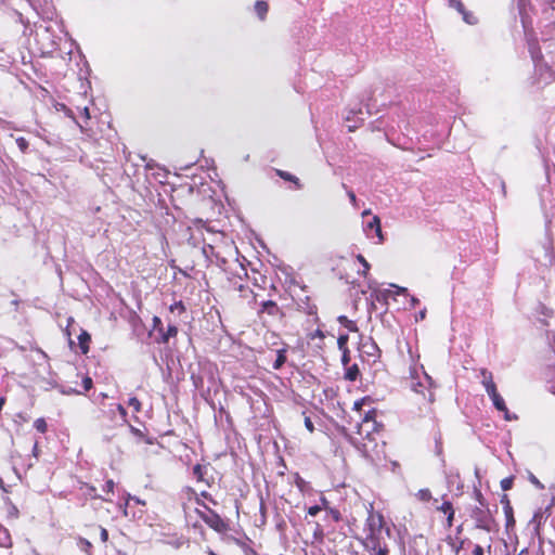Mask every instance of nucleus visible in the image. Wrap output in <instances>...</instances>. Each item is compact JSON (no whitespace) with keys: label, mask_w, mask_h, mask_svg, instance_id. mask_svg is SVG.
<instances>
[{"label":"nucleus","mask_w":555,"mask_h":555,"mask_svg":"<svg viewBox=\"0 0 555 555\" xmlns=\"http://www.w3.org/2000/svg\"><path fill=\"white\" fill-rule=\"evenodd\" d=\"M297 486L300 487L301 483H304V480L301 478H298V480L296 481Z\"/></svg>","instance_id":"61"},{"label":"nucleus","mask_w":555,"mask_h":555,"mask_svg":"<svg viewBox=\"0 0 555 555\" xmlns=\"http://www.w3.org/2000/svg\"><path fill=\"white\" fill-rule=\"evenodd\" d=\"M130 431L139 439L143 440L147 444H154L156 439L153 437L146 436L142 430L139 428L133 427L130 425Z\"/></svg>","instance_id":"24"},{"label":"nucleus","mask_w":555,"mask_h":555,"mask_svg":"<svg viewBox=\"0 0 555 555\" xmlns=\"http://www.w3.org/2000/svg\"><path fill=\"white\" fill-rule=\"evenodd\" d=\"M384 529L386 535L390 537V529L386 527L384 515L374 511L371 504L365 519V537L363 539L383 538Z\"/></svg>","instance_id":"3"},{"label":"nucleus","mask_w":555,"mask_h":555,"mask_svg":"<svg viewBox=\"0 0 555 555\" xmlns=\"http://www.w3.org/2000/svg\"><path fill=\"white\" fill-rule=\"evenodd\" d=\"M67 327H69L73 323H74V319L73 318H68L67 320ZM66 334L68 337H70V332L68 331V328H66Z\"/></svg>","instance_id":"55"},{"label":"nucleus","mask_w":555,"mask_h":555,"mask_svg":"<svg viewBox=\"0 0 555 555\" xmlns=\"http://www.w3.org/2000/svg\"><path fill=\"white\" fill-rule=\"evenodd\" d=\"M117 411L120 414L122 421L125 423H127V415H128V413H127V410L125 409V406L121 405V404H117Z\"/></svg>","instance_id":"45"},{"label":"nucleus","mask_w":555,"mask_h":555,"mask_svg":"<svg viewBox=\"0 0 555 555\" xmlns=\"http://www.w3.org/2000/svg\"><path fill=\"white\" fill-rule=\"evenodd\" d=\"M34 428L40 434H46L48 431V423L43 417H39L35 420Z\"/></svg>","instance_id":"27"},{"label":"nucleus","mask_w":555,"mask_h":555,"mask_svg":"<svg viewBox=\"0 0 555 555\" xmlns=\"http://www.w3.org/2000/svg\"><path fill=\"white\" fill-rule=\"evenodd\" d=\"M128 405L133 409L134 412L139 413L142 410V404L140 400L137 397H131L128 400Z\"/></svg>","instance_id":"30"},{"label":"nucleus","mask_w":555,"mask_h":555,"mask_svg":"<svg viewBox=\"0 0 555 555\" xmlns=\"http://www.w3.org/2000/svg\"><path fill=\"white\" fill-rule=\"evenodd\" d=\"M498 507L492 511L489 507V503H481L470 509L469 516L475 524V528L483 530L486 532H493L498 530V522L495 520V513Z\"/></svg>","instance_id":"2"},{"label":"nucleus","mask_w":555,"mask_h":555,"mask_svg":"<svg viewBox=\"0 0 555 555\" xmlns=\"http://www.w3.org/2000/svg\"><path fill=\"white\" fill-rule=\"evenodd\" d=\"M196 514L209 528L218 533H225L230 529L229 524L211 508L208 513L196 509Z\"/></svg>","instance_id":"6"},{"label":"nucleus","mask_w":555,"mask_h":555,"mask_svg":"<svg viewBox=\"0 0 555 555\" xmlns=\"http://www.w3.org/2000/svg\"><path fill=\"white\" fill-rule=\"evenodd\" d=\"M79 543L83 545L86 548H91L92 544L87 539H80Z\"/></svg>","instance_id":"54"},{"label":"nucleus","mask_w":555,"mask_h":555,"mask_svg":"<svg viewBox=\"0 0 555 555\" xmlns=\"http://www.w3.org/2000/svg\"><path fill=\"white\" fill-rule=\"evenodd\" d=\"M305 426L309 433L312 434L314 431L313 423L309 416H305Z\"/></svg>","instance_id":"47"},{"label":"nucleus","mask_w":555,"mask_h":555,"mask_svg":"<svg viewBox=\"0 0 555 555\" xmlns=\"http://www.w3.org/2000/svg\"><path fill=\"white\" fill-rule=\"evenodd\" d=\"M5 398L4 397H0V411L2 410L3 405L5 404Z\"/></svg>","instance_id":"56"},{"label":"nucleus","mask_w":555,"mask_h":555,"mask_svg":"<svg viewBox=\"0 0 555 555\" xmlns=\"http://www.w3.org/2000/svg\"><path fill=\"white\" fill-rule=\"evenodd\" d=\"M514 485V477L513 476H509V477H506V478H503L501 480V488L504 490V491H507L509 489H512Z\"/></svg>","instance_id":"34"},{"label":"nucleus","mask_w":555,"mask_h":555,"mask_svg":"<svg viewBox=\"0 0 555 555\" xmlns=\"http://www.w3.org/2000/svg\"><path fill=\"white\" fill-rule=\"evenodd\" d=\"M114 488H115V482L113 479H107L106 482H105V486L103 487V491L109 495V494H114Z\"/></svg>","instance_id":"35"},{"label":"nucleus","mask_w":555,"mask_h":555,"mask_svg":"<svg viewBox=\"0 0 555 555\" xmlns=\"http://www.w3.org/2000/svg\"><path fill=\"white\" fill-rule=\"evenodd\" d=\"M169 310L171 312L178 311L181 314V313L185 312L186 308H185L184 304L181 300H179V301H176L172 305H170Z\"/></svg>","instance_id":"31"},{"label":"nucleus","mask_w":555,"mask_h":555,"mask_svg":"<svg viewBox=\"0 0 555 555\" xmlns=\"http://www.w3.org/2000/svg\"><path fill=\"white\" fill-rule=\"evenodd\" d=\"M254 10H255V13L257 14V16L261 21H263L268 14L269 4L267 1L258 0V1H256L255 5H254Z\"/></svg>","instance_id":"18"},{"label":"nucleus","mask_w":555,"mask_h":555,"mask_svg":"<svg viewBox=\"0 0 555 555\" xmlns=\"http://www.w3.org/2000/svg\"><path fill=\"white\" fill-rule=\"evenodd\" d=\"M420 318L423 320L425 318V311L420 312Z\"/></svg>","instance_id":"63"},{"label":"nucleus","mask_w":555,"mask_h":555,"mask_svg":"<svg viewBox=\"0 0 555 555\" xmlns=\"http://www.w3.org/2000/svg\"><path fill=\"white\" fill-rule=\"evenodd\" d=\"M10 542V534L8 530L0 526V545H7Z\"/></svg>","instance_id":"32"},{"label":"nucleus","mask_w":555,"mask_h":555,"mask_svg":"<svg viewBox=\"0 0 555 555\" xmlns=\"http://www.w3.org/2000/svg\"><path fill=\"white\" fill-rule=\"evenodd\" d=\"M347 195L352 204L353 207H358V199H357V196L354 194V192L352 190H348L347 191Z\"/></svg>","instance_id":"44"},{"label":"nucleus","mask_w":555,"mask_h":555,"mask_svg":"<svg viewBox=\"0 0 555 555\" xmlns=\"http://www.w3.org/2000/svg\"><path fill=\"white\" fill-rule=\"evenodd\" d=\"M366 403H372V399L370 397H363L353 403L352 409L359 413L361 422L356 426L357 436L351 437V442L365 455L376 447V439L384 429V425L376 420V409L372 408L362 414V408Z\"/></svg>","instance_id":"1"},{"label":"nucleus","mask_w":555,"mask_h":555,"mask_svg":"<svg viewBox=\"0 0 555 555\" xmlns=\"http://www.w3.org/2000/svg\"><path fill=\"white\" fill-rule=\"evenodd\" d=\"M296 304L298 306V309L302 310L305 313L309 315H317L318 313V307L313 302V300L310 298V296L305 295L304 297L298 296L296 298Z\"/></svg>","instance_id":"10"},{"label":"nucleus","mask_w":555,"mask_h":555,"mask_svg":"<svg viewBox=\"0 0 555 555\" xmlns=\"http://www.w3.org/2000/svg\"><path fill=\"white\" fill-rule=\"evenodd\" d=\"M320 502L321 504L319 506H322V509L328 511V508H331L330 502L325 496H321Z\"/></svg>","instance_id":"49"},{"label":"nucleus","mask_w":555,"mask_h":555,"mask_svg":"<svg viewBox=\"0 0 555 555\" xmlns=\"http://www.w3.org/2000/svg\"><path fill=\"white\" fill-rule=\"evenodd\" d=\"M435 511L446 517V527L452 528L455 518V507L447 493L442 494L440 500L434 499Z\"/></svg>","instance_id":"5"},{"label":"nucleus","mask_w":555,"mask_h":555,"mask_svg":"<svg viewBox=\"0 0 555 555\" xmlns=\"http://www.w3.org/2000/svg\"><path fill=\"white\" fill-rule=\"evenodd\" d=\"M83 115H86V116H87V118H89V117H90L88 107H85V109H83Z\"/></svg>","instance_id":"60"},{"label":"nucleus","mask_w":555,"mask_h":555,"mask_svg":"<svg viewBox=\"0 0 555 555\" xmlns=\"http://www.w3.org/2000/svg\"><path fill=\"white\" fill-rule=\"evenodd\" d=\"M159 333L162 334V337L158 343L167 344L170 338H173L178 335V327L173 324H170L166 331L163 330V332Z\"/></svg>","instance_id":"17"},{"label":"nucleus","mask_w":555,"mask_h":555,"mask_svg":"<svg viewBox=\"0 0 555 555\" xmlns=\"http://www.w3.org/2000/svg\"><path fill=\"white\" fill-rule=\"evenodd\" d=\"M362 546L369 555H390V547L384 537L363 539Z\"/></svg>","instance_id":"7"},{"label":"nucleus","mask_w":555,"mask_h":555,"mask_svg":"<svg viewBox=\"0 0 555 555\" xmlns=\"http://www.w3.org/2000/svg\"><path fill=\"white\" fill-rule=\"evenodd\" d=\"M322 511V506L313 505L308 508V514L310 516H315Z\"/></svg>","instance_id":"46"},{"label":"nucleus","mask_w":555,"mask_h":555,"mask_svg":"<svg viewBox=\"0 0 555 555\" xmlns=\"http://www.w3.org/2000/svg\"><path fill=\"white\" fill-rule=\"evenodd\" d=\"M237 291L241 293V296L244 298H247L250 295V300L248 301L249 305L256 304L257 301V295L246 285H238Z\"/></svg>","instance_id":"21"},{"label":"nucleus","mask_w":555,"mask_h":555,"mask_svg":"<svg viewBox=\"0 0 555 555\" xmlns=\"http://www.w3.org/2000/svg\"><path fill=\"white\" fill-rule=\"evenodd\" d=\"M328 513L334 521L338 522L341 519L340 512L336 508H328Z\"/></svg>","instance_id":"41"},{"label":"nucleus","mask_w":555,"mask_h":555,"mask_svg":"<svg viewBox=\"0 0 555 555\" xmlns=\"http://www.w3.org/2000/svg\"><path fill=\"white\" fill-rule=\"evenodd\" d=\"M195 503L199 506H203L207 512L210 509V507L198 496L195 498Z\"/></svg>","instance_id":"53"},{"label":"nucleus","mask_w":555,"mask_h":555,"mask_svg":"<svg viewBox=\"0 0 555 555\" xmlns=\"http://www.w3.org/2000/svg\"><path fill=\"white\" fill-rule=\"evenodd\" d=\"M275 173L284 181L292 182L294 184L295 190H301L304 188L300 180L296 176L292 175L291 172L282 170V169H275Z\"/></svg>","instance_id":"14"},{"label":"nucleus","mask_w":555,"mask_h":555,"mask_svg":"<svg viewBox=\"0 0 555 555\" xmlns=\"http://www.w3.org/2000/svg\"><path fill=\"white\" fill-rule=\"evenodd\" d=\"M153 327L155 330H157L158 332H163L164 327H163V323H162L160 318H158V317H154L153 318Z\"/></svg>","instance_id":"43"},{"label":"nucleus","mask_w":555,"mask_h":555,"mask_svg":"<svg viewBox=\"0 0 555 555\" xmlns=\"http://www.w3.org/2000/svg\"><path fill=\"white\" fill-rule=\"evenodd\" d=\"M361 348H362L363 352H365L367 356L372 357L374 360L379 357L380 350H379L378 346L376 345V343L373 340L363 343Z\"/></svg>","instance_id":"16"},{"label":"nucleus","mask_w":555,"mask_h":555,"mask_svg":"<svg viewBox=\"0 0 555 555\" xmlns=\"http://www.w3.org/2000/svg\"><path fill=\"white\" fill-rule=\"evenodd\" d=\"M263 314H268L273 318H283L284 313L280 306L273 300H264L260 304L258 315L261 318Z\"/></svg>","instance_id":"8"},{"label":"nucleus","mask_w":555,"mask_h":555,"mask_svg":"<svg viewBox=\"0 0 555 555\" xmlns=\"http://www.w3.org/2000/svg\"><path fill=\"white\" fill-rule=\"evenodd\" d=\"M341 351V363L347 366L350 362V350L349 349H345V350H340Z\"/></svg>","instance_id":"40"},{"label":"nucleus","mask_w":555,"mask_h":555,"mask_svg":"<svg viewBox=\"0 0 555 555\" xmlns=\"http://www.w3.org/2000/svg\"><path fill=\"white\" fill-rule=\"evenodd\" d=\"M43 40H48L52 46L50 49L42 50V54H49V55H59L62 56L63 54H70L73 47H74V40L73 37H41Z\"/></svg>","instance_id":"4"},{"label":"nucleus","mask_w":555,"mask_h":555,"mask_svg":"<svg viewBox=\"0 0 555 555\" xmlns=\"http://www.w3.org/2000/svg\"><path fill=\"white\" fill-rule=\"evenodd\" d=\"M356 129V127H349V131H353Z\"/></svg>","instance_id":"64"},{"label":"nucleus","mask_w":555,"mask_h":555,"mask_svg":"<svg viewBox=\"0 0 555 555\" xmlns=\"http://www.w3.org/2000/svg\"><path fill=\"white\" fill-rule=\"evenodd\" d=\"M365 232L366 235L370 237L372 236V233H374L377 236L379 243L384 242L380 219L378 216H373L372 220L367 222L365 227Z\"/></svg>","instance_id":"11"},{"label":"nucleus","mask_w":555,"mask_h":555,"mask_svg":"<svg viewBox=\"0 0 555 555\" xmlns=\"http://www.w3.org/2000/svg\"><path fill=\"white\" fill-rule=\"evenodd\" d=\"M83 391H89L93 387V380L90 376L86 375L82 378Z\"/></svg>","instance_id":"37"},{"label":"nucleus","mask_w":555,"mask_h":555,"mask_svg":"<svg viewBox=\"0 0 555 555\" xmlns=\"http://www.w3.org/2000/svg\"><path fill=\"white\" fill-rule=\"evenodd\" d=\"M553 39H554V38H553V37H551V38H547V39L545 40L546 42H550V43H548V47H552V46L554 44V43L552 42V41H553Z\"/></svg>","instance_id":"58"},{"label":"nucleus","mask_w":555,"mask_h":555,"mask_svg":"<svg viewBox=\"0 0 555 555\" xmlns=\"http://www.w3.org/2000/svg\"><path fill=\"white\" fill-rule=\"evenodd\" d=\"M451 5L459 12V13H464V11L466 10L465 9V5L464 3L461 1V0H449Z\"/></svg>","instance_id":"36"},{"label":"nucleus","mask_w":555,"mask_h":555,"mask_svg":"<svg viewBox=\"0 0 555 555\" xmlns=\"http://www.w3.org/2000/svg\"><path fill=\"white\" fill-rule=\"evenodd\" d=\"M193 475L198 482H204L206 486L210 487V482L205 479V467L201 464H196L193 467Z\"/></svg>","instance_id":"20"},{"label":"nucleus","mask_w":555,"mask_h":555,"mask_svg":"<svg viewBox=\"0 0 555 555\" xmlns=\"http://www.w3.org/2000/svg\"><path fill=\"white\" fill-rule=\"evenodd\" d=\"M201 496L208 500L209 502H211L212 504H217V502L214 500V498L211 496L210 493H208L207 491H203L201 493Z\"/></svg>","instance_id":"52"},{"label":"nucleus","mask_w":555,"mask_h":555,"mask_svg":"<svg viewBox=\"0 0 555 555\" xmlns=\"http://www.w3.org/2000/svg\"><path fill=\"white\" fill-rule=\"evenodd\" d=\"M337 321L339 322L340 325L346 327L349 332H352V333L359 332V327H358L357 323L352 320H349L346 315H339L337 318Z\"/></svg>","instance_id":"19"},{"label":"nucleus","mask_w":555,"mask_h":555,"mask_svg":"<svg viewBox=\"0 0 555 555\" xmlns=\"http://www.w3.org/2000/svg\"><path fill=\"white\" fill-rule=\"evenodd\" d=\"M83 487L87 489V493L91 496V499H99L100 495L96 494V489L94 486L89 483H83Z\"/></svg>","instance_id":"39"},{"label":"nucleus","mask_w":555,"mask_h":555,"mask_svg":"<svg viewBox=\"0 0 555 555\" xmlns=\"http://www.w3.org/2000/svg\"><path fill=\"white\" fill-rule=\"evenodd\" d=\"M207 555H218V554H216L212 550H208Z\"/></svg>","instance_id":"62"},{"label":"nucleus","mask_w":555,"mask_h":555,"mask_svg":"<svg viewBox=\"0 0 555 555\" xmlns=\"http://www.w3.org/2000/svg\"><path fill=\"white\" fill-rule=\"evenodd\" d=\"M415 496L421 502H429V501L434 502V499H435V498H433L431 491L428 488L420 489L416 492Z\"/></svg>","instance_id":"26"},{"label":"nucleus","mask_w":555,"mask_h":555,"mask_svg":"<svg viewBox=\"0 0 555 555\" xmlns=\"http://www.w3.org/2000/svg\"><path fill=\"white\" fill-rule=\"evenodd\" d=\"M473 555H485L482 546L479 544H476L473 550Z\"/></svg>","instance_id":"51"},{"label":"nucleus","mask_w":555,"mask_h":555,"mask_svg":"<svg viewBox=\"0 0 555 555\" xmlns=\"http://www.w3.org/2000/svg\"><path fill=\"white\" fill-rule=\"evenodd\" d=\"M91 335L86 331L81 330L78 336V345L82 354H87L90 350Z\"/></svg>","instance_id":"15"},{"label":"nucleus","mask_w":555,"mask_h":555,"mask_svg":"<svg viewBox=\"0 0 555 555\" xmlns=\"http://www.w3.org/2000/svg\"><path fill=\"white\" fill-rule=\"evenodd\" d=\"M551 384V391L555 395V369L552 371V376L548 379Z\"/></svg>","instance_id":"50"},{"label":"nucleus","mask_w":555,"mask_h":555,"mask_svg":"<svg viewBox=\"0 0 555 555\" xmlns=\"http://www.w3.org/2000/svg\"><path fill=\"white\" fill-rule=\"evenodd\" d=\"M285 362H286V349L283 348V349L278 350L276 359L273 362L272 366L274 370H280L285 364Z\"/></svg>","instance_id":"25"},{"label":"nucleus","mask_w":555,"mask_h":555,"mask_svg":"<svg viewBox=\"0 0 555 555\" xmlns=\"http://www.w3.org/2000/svg\"><path fill=\"white\" fill-rule=\"evenodd\" d=\"M462 16L463 20L469 25H475L478 23V17L473 12L465 10L464 13H462Z\"/></svg>","instance_id":"28"},{"label":"nucleus","mask_w":555,"mask_h":555,"mask_svg":"<svg viewBox=\"0 0 555 555\" xmlns=\"http://www.w3.org/2000/svg\"><path fill=\"white\" fill-rule=\"evenodd\" d=\"M500 502L503 506V512L506 518V529L515 526L514 511L511 500L506 493L501 495Z\"/></svg>","instance_id":"9"},{"label":"nucleus","mask_w":555,"mask_h":555,"mask_svg":"<svg viewBox=\"0 0 555 555\" xmlns=\"http://www.w3.org/2000/svg\"><path fill=\"white\" fill-rule=\"evenodd\" d=\"M480 375L482 377L481 384L483 385L487 393H491V392H494L495 390H498L496 385L493 380V375L490 371H488L487 369H481Z\"/></svg>","instance_id":"13"},{"label":"nucleus","mask_w":555,"mask_h":555,"mask_svg":"<svg viewBox=\"0 0 555 555\" xmlns=\"http://www.w3.org/2000/svg\"><path fill=\"white\" fill-rule=\"evenodd\" d=\"M100 539L103 543L108 541V531L103 527H100Z\"/></svg>","instance_id":"48"},{"label":"nucleus","mask_w":555,"mask_h":555,"mask_svg":"<svg viewBox=\"0 0 555 555\" xmlns=\"http://www.w3.org/2000/svg\"><path fill=\"white\" fill-rule=\"evenodd\" d=\"M428 400H429V402H434L435 397H434V393H433V392H429Z\"/></svg>","instance_id":"57"},{"label":"nucleus","mask_w":555,"mask_h":555,"mask_svg":"<svg viewBox=\"0 0 555 555\" xmlns=\"http://www.w3.org/2000/svg\"><path fill=\"white\" fill-rule=\"evenodd\" d=\"M474 494L478 505H481V503H488L480 490H475Z\"/></svg>","instance_id":"42"},{"label":"nucleus","mask_w":555,"mask_h":555,"mask_svg":"<svg viewBox=\"0 0 555 555\" xmlns=\"http://www.w3.org/2000/svg\"><path fill=\"white\" fill-rule=\"evenodd\" d=\"M349 336L347 334H340L337 338V346L339 350L349 349L348 348Z\"/></svg>","instance_id":"29"},{"label":"nucleus","mask_w":555,"mask_h":555,"mask_svg":"<svg viewBox=\"0 0 555 555\" xmlns=\"http://www.w3.org/2000/svg\"><path fill=\"white\" fill-rule=\"evenodd\" d=\"M357 259L359 260V262H361V266H363L362 274L366 275L370 270V263L361 254L357 256Z\"/></svg>","instance_id":"38"},{"label":"nucleus","mask_w":555,"mask_h":555,"mask_svg":"<svg viewBox=\"0 0 555 555\" xmlns=\"http://www.w3.org/2000/svg\"><path fill=\"white\" fill-rule=\"evenodd\" d=\"M16 145L18 146L22 153H26L29 147V143L24 137H20L16 139Z\"/></svg>","instance_id":"33"},{"label":"nucleus","mask_w":555,"mask_h":555,"mask_svg":"<svg viewBox=\"0 0 555 555\" xmlns=\"http://www.w3.org/2000/svg\"><path fill=\"white\" fill-rule=\"evenodd\" d=\"M360 376V370L358 367V364H352L346 369L345 372V379L349 382H354Z\"/></svg>","instance_id":"22"},{"label":"nucleus","mask_w":555,"mask_h":555,"mask_svg":"<svg viewBox=\"0 0 555 555\" xmlns=\"http://www.w3.org/2000/svg\"><path fill=\"white\" fill-rule=\"evenodd\" d=\"M488 395H489L490 399L492 400L494 408L498 411L503 412L505 414V420L509 421L511 420V417L508 415L509 411L506 406L504 399L501 397V395L498 392V390H495L494 392L488 393Z\"/></svg>","instance_id":"12"},{"label":"nucleus","mask_w":555,"mask_h":555,"mask_svg":"<svg viewBox=\"0 0 555 555\" xmlns=\"http://www.w3.org/2000/svg\"><path fill=\"white\" fill-rule=\"evenodd\" d=\"M369 215H371V209H366V210H364V211L362 212V216H363V217H364V216H369Z\"/></svg>","instance_id":"59"},{"label":"nucleus","mask_w":555,"mask_h":555,"mask_svg":"<svg viewBox=\"0 0 555 555\" xmlns=\"http://www.w3.org/2000/svg\"><path fill=\"white\" fill-rule=\"evenodd\" d=\"M308 338L309 340H318L317 347L321 350L323 349L325 335L321 330L318 328L314 332L308 334Z\"/></svg>","instance_id":"23"}]
</instances>
